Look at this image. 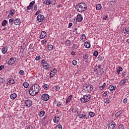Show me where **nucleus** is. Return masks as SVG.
<instances>
[{
  "label": "nucleus",
  "instance_id": "f257e3e1",
  "mask_svg": "<svg viewBox=\"0 0 129 129\" xmlns=\"http://www.w3.org/2000/svg\"><path fill=\"white\" fill-rule=\"evenodd\" d=\"M40 89H41V88H40L39 84H35L29 89V93L32 96H36L40 92Z\"/></svg>",
  "mask_w": 129,
  "mask_h": 129
},
{
  "label": "nucleus",
  "instance_id": "f03ea898",
  "mask_svg": "<svg viewBox=\"0 0 129 129\" xmlns=\"http://www.w3.org/2000/svg\"><path fill=\"white\" fill-rule=\"evenodd\" d=\"M75 9L79 13H82L87 10V5L84 3H81L76 6Z\"/></svg>",
  "mask_w": 129,
  "mask_h": 129
},
{
  "label": "nucleus",
  "instance_id": "7ed1b4c3",
  "mask_svg": "<svg viewBox=\"0 0 129 129\" xmlns=\"http://www.w3.org/2000/svg\"><path fill=\"white\" fill-rule=\"evenodd\" d=\"M91 98V95H90V94H86L84 95L83 97L80 98V101L82 103H86V102L89 101Z\"/></svg>",
  "mask_w": 129,
  "mask_h": 129
},
{
  "label": "nucleus",
  "instance_id": "20e7f679",
  "mask_svg": "<svg viewBox=\"0 0 129 129\" xmlns=\"http://www.w3.org/2000/svg\"><path fill=\"white\" fill-rule=\"evenodd\" d=\"M83 89L85 91H91L93 89V86L90 84H85L83 86Z\"/></svg>",
  "mask_w": 129,
  "mask_h": 129
},
{
  "label": "nucleus",
  "instance_id": "39448f33",
  "mask_svg": "<svg viewBox=\"0 0 129 129\" xmlns=\"http://www.w3.org/2000/svg\"><path fill=\"white\" fill-rule=\"evenodd\" d=\"M41 63L43 64L42 66H43L44 69L48 70L49 68H50V64H49V63H48V62L47 61H46V60L43 59L41 61Z\"/></svg>",
  "mask_w": 129,
  "mask_h": 129
},
{
  "label": "nucleus",
  "instance_id": "423d86ee",
  "mask_svg": "<svg viewBox=\"0 0 129 129\" xmlns=\"http://www.w3.org/2000/svg\"><path fill=\"white\" fill-rule=\"evenodd\" d=\"M16 62V58L15 57H11L6 60V63L8 65H13Z\"/></svg>",
  "mask_w": 129,
  "mask_h": 129
},
{
  "label": "nucleus",
  "instance_id": "0eeeda50",
  "mask_svg": "<svg viewBox=\"0 0 129 129\" xmlns=\"http://www.w3.org/2000/svg\"><path fill=\"white\" fill-rule=\"evenodd\" d=\"M24 104L26 107H31L33 104V101L31 100H25Z\"/></svg>",
  "mask_w": 129,
  "mask_h": 129
},
{
  "label": "nucleus",
  "instance_id": "6e6552de",
  "mask_svg": "<svg viewBox=\"0 0 129 129\" xmlns=\"http://www.w3.org/2000/svg\"><path fill=\"white\" fill-rule=\"evenodd\" d=\"M49 98H50V96L48 95L47 94H44L41 95V99L42 100H44V101H47L49 100Z\"/></svg>",
  "mask_w": 129,
  "mask_h": 129
},
{
  "label": "nucleus",
  "instance_id": "1a4fd4ad",
  "mask_svg": "<svg viewBox=\"0 0 129 129\" xmlns=\"http://www.w3.org/2000/svg\"><path fill=\"white\" fill-rule=\"evenodd\" d=\"M38 22L41 23V22H43L45 19V17L43 15L39 14L37 17Z\"/></svg>",
  "mask_w": 129,
  "mask_h": 129
},
{
  "label": "nucleus",
  "instance_id": "9d476101",
  "mask_svg": "<svg viewBox=\"0 0 129 129\" xmlns=\"http://www.w3.org/2000/svg\"><path fill=\"white\" fill-rule=\"evenodd\" d=\"M115 127V122L112 121L108 124V129H114Z\"/></svg>",
  "mask_w": 129,
  "mask_h": 129
},
{
  "label": "nucleus",
  "instance_id": "9b49d317",
  "mask_svg": "<svg viewBox=\"0 0 129 129\" xmlns=\"http://www.w3.org/2000/svg\"><path fill=\"white\" fill-rule=\"evenodd\" d=\"M127 79H124L123 80H121L120 82H119L120 86H123L125 84V83L127 82Z\"/></svg>",
  "mask_w": 129,
  "mask_h": 129
},
{
  "label": "nucleus",
  "instance_id": "f8f14e48",
  "mask_svg": "<svg viewBox=\"0 0 129 129\" xmlns=\"http://www.w3.org/2000/svg\"><path fill=\"white\" fill-rule=\"evenodd\" d=\"M76 19H77V22H78L79 23H80V22H82V20H83V17L81 15V14H78L77 16Z\"/></svg>",
  "mask_w": 129,
  "mask_h": 129
},
{
  "label": "nucleus",
  "instance_id": "ddd939ff",
  "mask_svg": "<svg viewBox=\"0 0 129 129\" xmlns=\"http://www.w3.org/2000/svg\"><path fill=\"white\" fill-rule=\"evenodd\" d=\"M72 112L73 113H77V114H78V112H79V109H78L77 107H74L72 109Z\"/></svg>",
  "mask_w": 129,
  "mask_h": 129
},
{
  "label": "nucleus",
  "instance_id": "4468645a",
  "mask_svg": "<svg viewBox=\"0 0 129 129\" xmlns=\"http://www.w3.org/2000/svg\"><path fill=\"white\" fill-rule=\"evenodd\" d=\"M46 36H47V32H46V31H43L41 32L39 38L40 39H44V38H45Z\"/></svg>",
  "mask_w": 129,
  "mask_h": 129
},
{
  "label": "nucleus",
  "instance_id": "2eb2a0df",
  "mask_svg": "<svg viewBox=\"0 0 129 129\" xmlns=\"http://www.w3.org/2000/svg\"><path fill=\"white\" fill-rule=\"evenodd\" d=\"M14 24L16 25H19L21 24V19L19 18H14Z\"/></svg>",
  "mask_w": 129,
  "mask_h": 129
},
{
  "label": "nucleus",
  "instance_id": "dca6fc26",
  "mask_svg": "<svg viewBox=\"0 0 129 129\" xmlns=\"http://www.w3.org/2000/svg\"><path fill=\"white\" fill-rule=\"evenodd\" d=\"M56 72H57V70H56V69H53L50 74V78H51V77H53V76H54V75H55V73H56Z\"/></svg>",
  "mask_w": 129,
  "mask_h": 129
},
{
  "label": "nucleus",
  "instance_id": "f3484780",
  "mask_svg": "<svg viewBox=\"0 0 129 129\" xmlns=\"http://www.w3.org/2000/svg\"><path fill=\"white\" fill-rule=\"evenodd\" d=\"M72 95H70L68 98H67L66 101V104H67L68 103H70V101L72 100Z\"/></svg>",
  "mask_w": 129,
  "mask_h": 129
},
{
  "label": "nucleus",
  "instance_id": "a211bd4d",
  "mask_svg": "<svg viewBox=\"0 0 129 129\" xmlns=\"http://www.w3.org/2000/svg\"><path fill=\"white\" fill-rule=\"evenodd\" d=\"M122 33H124V34H129V27H126L125 28H123V30H122Z\"/></svg>",
  "mask_w": 129,
  "mask_h": 129
},
{
  "label": "nucleus",
  "instance_id": "6ab92c4d",
  "mask_svg": "<svg viewBox=\"0 0 129 129\" xmlns=\"http://www.w3.org/2000/svg\"><path fill=\"white\" fill-rule=\"evenodd\" d=\"M59 116H55L54 118H53V121L54 123H57V122H59Z\"/></svg>",
  "mask_w": 129,
  "mask_h": 129
},
{
  "label": "nucleus",
  "instance_id": "aec40b11",
  "mask_svg": "<svg viewBox=\"0 0 129 129\" xmlns=\"http://www.w3.org/2000/svg\"><path fill=\"white\" fill-rule=\"evenodd\" d=\"M79 46H80V44L79 43L77 44H73L72 46V49L74 50H77L79 48Z\"/></svg>",
  "mask_w": 129,
  "mask_h": 129
},
{
  "label": "nucleus",
  "instance_id": "412c9836",
  "mask_svg": "<svg viewBox=\"0 0 129 129\" xmlns=\"http://www.w3.org/2000/svg\"><path fill=\"white\" fill-rule=\"evenodd\" d=\"M7 84H8V85H12V84H15V80H14V79H10L8 81V83H7Z\"/></svg>",
  "mask_w": 129,
  "mask_h": 129
},
{
  "label": "nucleus",
  "instance_id": "4be33fe9",
  "mask_svg": "<svg viewBox=\"0 0 129 129\" xmlns=\"http://www.w3.org/2000/svg\"><path fill=\"white\" fill-rule=\"evenodd\" d=\"M116 88V86H114L112 85H110L108 87V89H109V90H110V91H113V90H115Z\"/></svg>",
  "mask_w": 129,
  "mask_h": 129
},
{
  "label": "nucleus",
  "instance_id": "5701e85b",
  "mask_svg": "<svg viewBox=\"0 0 129 129\" xmlns=\"http://www.w3.org/2000/svg\"><path fill=\"white\" fill-rule=\"evenodd\" d=\"M17 96H18V95L16 93H14L11 94L10 98L13 100L16 99V98H17Z\"/></svg>",
  "mask_w": 129,
  "mask_h": 129
},
{
  "label": "nucleus",
  "instance_id": "b1692460",
  "mask_svg": "<svg viewBox=\"0 0 129 129\" xmlns=\"http://www.w3.org/2000/svg\"><path fill=\"white\" fill-rule=\"evenodd\" d=\"M89 57V55L88 54H85L83 56V59H84V60H87V62H88Z\"/></svg>",
  "mask_w": 129,
  "mask_h": 129
},
{
  "label": "nucleus",
  "instance_id": "393cba45",
  "mask_svg": "<svg viewBox=\"0 0 129 129\" xmlns=\"http://www.w3.org/2000/svg\"><path fill=\"white\" fill-rule=\"evenodd\" d=\"M2 52L3 54H6L7 52H8V47H4L2 49Z\"/></svg>",
  "mask_w": 129,
  "mask_h": 129
},
{
  "label": "nucleus",
  "instance_id": "a878e982",
  "mask_svg": "<svg viewBox=\"0 0 129 129\" xmlns=\"http://www.w3.org/2000/svg\"><path fill=\"white\" fill-rule=\"evenodd\" d=\"M96 9L97 11H100V10H101V9H102V6H101V4H99L96 5Z\"/></svg>",
  "mask_w": 129,
  "mask_h": 129
},
{
  "label": "nucleus",
  "instance_id": "bb28decb",
  "mask_svg": "<svg viewBox=\"0 0 129 129\" xmlns=\"http://www.w3.org/2000/svg\"><path fill=\"white\" fill-rule=\"evenodd\" d=\"M122 114V111L120 110V111L117 112L115 113V116H116L117 117H118V116H120V115H121Z\"/></svg>",
  "mask_w": 129,
  "mask_h": 129
},
{
  "label": "nucleus",
  "instance_id": "cd10ccee",
  "mask_svg": "<svg viewBox=\"0 0 129 129\" xmlns=\"http://www.w3.org/2000/svg\"><path fill=\"white\" fill-rule=\"evenodd\" d=\"M53 48H54V46L51 44H49V45H47V49L49 51H52V50H53Z\"/></svg>",
  "mask_w": 129,
  "mask_h": 129
},
{
  "label": "nucleus",
  "instance_id": "c85d7f7f",
  "mask_svg": "<svg viewBox=\"0 0 129 129\" xmlns=\"http://www.w3.org/2000/svg\"><path fill=\"white\" fill-rule=\"evenodd\" d=\"M84 46L85 48H90V43L86 41L85 42Z\"/></svg>",
  "mask_w": 129,
  "mask_h": 129
},
{
  "label": "nucleus",
  "instance_id": "c756f323",
  "mask_svg": "<svg viewBox=\"0 0 129 129\" xmlns=\"http://www.w3.org/2000/svg\"><path fill=\"white\" fill-rule=\"evenodd\" d=\"M45 111L44 110H42V111H41L39 113V116L40 117H43V116H44V114H45Z\"/></svg>",
  "mask_w": 129,
  "mask_h": 129
},
{
  "label": "nucleus",
  "instance_id": "7c9ffc66",
  "mask_svg": "<svg viewBox=\"0 0 129 129\" xmlns=\"http://www.w3.org/2000/svg\"><path fill=\"white\" fill-rule=\"evenodd\" d=\"M30 85L29 84V83L25 82L23 83V86L24 88H28L29 87V86Z\"/></svg>",
  "mask_w": 129,
  "mask_h": 129
},
{
  "label": "nucleus",
  "instance_id": "2f4dec72",
  "mask_svg": "<svg viewBox=\"0 0 129 129\" xmlns=\"http://www.w3.org/2000/svg\"><path fill=\"white\" fill-rule=\"evenodd\" d=\"M15 23V19L11 18L9 20V24L12 25Z\"/></svg>",
  "mask_w": 129,
  "mask_h": 129
},
{
  "label": "nucleus",
  "instance_id": "473e14b6",
  "mask_svg": "<svg viewBox=\"0 0 129 129\" xmlns=\"http://www.w3.org/2000/svg\"><path fill=\"white\" fill-rule=\"evenodd\" d=\"M105 85H106V84L105 83H104L102 86H101L99 87L100 90H102L103 89H104V87H105Z\"/></svg>",
  "mask_w": 129,
  "mask_h": 129
},
{
  "label": "nucleus",
  "instance_id": "72a5a7b5",
  "mask_svg": "<svg viewBox=\"0 0 129 129\" xmlns=\"http://www.w3.org/2000/svg\"><path fill=\"white\" fill-rule=\"evenodd\" d=\"M98 58V60L100 62H101V61H102L103 60V59H104V57L103 56H98L97 57Z\"/></svg>",
  "mask_w": 129,
  "mask_h": 129
},
{
  "label": "nucleus",
  "instance_id": "f704fd0d",
  "mask_svg": "<svg viewBox=\"0 0 129 129\" xmlns=\"http://www.w3.org/2000/svg\"><path fill=\"white\" fill-rule=\"evenodd\" d=\"M8 23V21L6 20H4L3 21V23H2V26L3 27H5V26H7V24Z\"/></svg>",
  "mask_w": 129,
  "mask_h": 129
},
{
  "label": "nucleus",
  "instance_id": "c9c22d12",
  "mask_svg": "<svg viewBox=\"0 0 129 129\" xmlns=\"http://www.w3.org/2000/svg\"><path fill=\"white\" fill-rule=\"evenodd\" d=\"M77 63H78V62L77 61V60H74L72 62V65H74V66H76L77 65Z\"/></svg>",
  "mask_w": 129,
  "mask_h": 129
},
{
  "label": "nucleus",
  "instance_id": "e433bc0d",
  "mask_svg": "<svg viewBox=\"0 0 129 129\" xmlns=\"http://www.w3.org/2000/svg\"><path fill=\"white\" fill-rule=\"evenodd\" d=\"M86 39V36L85 35V34H82V37H81L82 41H85Z\"/></svg>",
  "mask_w": 129,
  "mask_h": 129
},
{
  "label": "nucleus",
  "instance_id": "4c0bfd02",
  "mask_svg": "<svg viewBox=\"0 0 129 129\" xmlns=\"http://www.w3.org/2000/svg\"><path fill=\"white\" fill-rule=\"evenodd\" d=\"M54 129H62V125L61 124H58L57 125Z\"/></svg>",
  "mask_w": 129,
  "mask_h": 129
},
{
  "label": "nucleus",
  "instance_id": "58836bf2",
  "mask_svg": "<svg viewBox=\"0 0 129 129\" xmlns=\"http://www.w3.org/2000/svg\"><path fill=\"white\" fill-rule=\"evenodd\" d=\"M104 103H107V104H108V103H109V102H110L109 99H108V98L105 99L104 100Z\"/></svg>",
  "mask_w": 129,
  "mask_h": 129
},
{
  "label": "nucleus",
  "instance_id": "ea45409f",
  "mask_svg": "<svg viewBox=\"0 0 129 129\" xmlns=\"http://www.w3.org/2000/svg\"><path fill=\"white\" fill-rule=\"evenodd\" d=\"M71 44V41L69 40H67V41L66 42V46H70Z\"/></svg>",
  "mask_w": 129,
  "mask_h": 129
},
{
  "label": "nucleus",
  "instance_id": "a19ab883",
  "mask_svg": "<svg viewBox=\"0 0 129 129\" xmlns=\"http://www.w3.org/2000/svg\"><path fill=\"white\" fill-rule=\"evenodd\" d=\"M43 87L44 89H45V90H48V88H49V86L47 84H44Z\"/></svg>",
  "mask_w": 129,
  "mask_h": 129
},
{
  "label": "nucleus",
  "instance_id": "79ce46f5",
  "mask_svg": "<svg viewBox=\"0 0 129 129\" xmlns=\"http://www.w3.org/2000/svg\"><path fill=\"white\" fill-rule=\"evenodd\" d=\"M10 14L11 15V16H13L14 15H15V10H14L13 9L10 10Z\"/></svg>",
  "mask_w": 129,
  "mask_h": 129
},
{
  "label": "nucleus",
  "instance_id": "37998d69",
  "mask_svg": "<svg viewBox=\"0 0 129 129\" xmlns=\"http://www.w3.org/2000/svg\"><path fill=\"white\" fill-rule=\"evenodd\" d=\"M89 114L91 117H93L95 115V114L93 112H90Z\"/></svg>",
  "mask_w": 129,
  "mask_h": 129
},
{
  "label": "nucleus",
  "instance_id": "c03bdc74",
  "mask_svg": "<svg viewBox=\"0 0 129 129\" xmlns=\"http://www.w3.org/2000/svg\"><path fill=\"white\" fill-rule=\"evenodd\" d=\"M118 127V129H124V126L122 124H120Z\"/></svg>",
  "mask_w": 129,
  "mask_h": 129
},
{
  "label": "nucleus",
  "instance_id": "a18cd8bd",
  "mask_svg": "<svg viewBox=\"0 0 129 129\" xmlns=\"http://www.w3.org/2000/svg\"><path fill=\"white\" fill-rule=\"evenodd\" d=\"M93 56H95V57H97V56H98V51H95L93 53Z\"/></svg>",
  "mask_w": 129,
  "mask_h": 129
},
{
  "label": "nucleus",
  "instance_id": "49530a36",
  "mask_svg": "<svg viewBox=\"0 0 129 129\" xmlns=\"http://www.w3.org/2000/svg\"><path fill=\"white\" fill-rule=\"evenodd\" d=\"M41 59V56L40 55H38L36 57L35 60L36 61H39Z\"/></svg>",
  "mask_w": 129,
  "mask_h": 129
},
{
  "label": "nucleus",
  "instance_id": "de8ad7c7",
  "mask_svg": "<svg viewBox=\"0 0 129 129\" xmlns=\"http://www.w3.org/2000/svg\"><path fill=\"white\" fill-rule=\"evenodd\" d=\"M117 70L118 71H120L121 72V71H122V70H123V69H122V68H121V67H118Z\"/></svg>",
  "mask_w": 129,
  "mask_h": 129
},
{
  "label": "nucleus",
  "instance_id": "09e8293b",
  "mask_svg": "<svg viewBox=\"0 0 129 129\" xmlns=\"http://www.w3.org/2000/svg\"><path fill=\"white\" fill-rule=\"evenodd\" d=\"M46 5H47V6L51 5V0H47L46 3Z\"/></svg>",
  "mask_w": 129,
  "mask_h": 129
},
{
  "label": "nucleus",
  "instance_id": "8fccbe9b",
  "mask_svg": "<svg viewBox=\"0 0 129 129\" xmlns=\"http://www.w3.org/2000/svg\"><path fill=\"white\" fill-rule=\"evenodd\" d=\"M35 4V1H32L29 4V7H31V8L33 7V5Z\"/></svg>",
  "mask_w": 129,
  "mask_h": 129
},
{
  "label": "nucleus",
  "instance_id": "3c124183",
  "mask_svg": "<svg viewBox=\"0 0 129 129\" xmlns=\"http://www.w3.org/2000/svg\"><path fill=\"white\" fill-rule=\"evenodd\" d=\"M41 43L42 45H44V44H47V40H43L41 41Z\"/></svg>",
  "mask_w": 129,
  "mask_h": 129
},
{
  "label": "nucleus",
  "instance_id": "603ef678",
  "mask_svg": "<svg viewBox=\"0 0 129 129\" xmlns=\"http://www.w3.org/2000/svg\"><path fill=\"white\" fill-rule=\"evenodd\" d=\"M19 74H20V75H24V74H25V72H24V71L23 70H21L19 72Z\"/></svg>",
  "mask_w": 129,
  "mask_h": 129
},
{
  "label": "nucleus",
  "instance_id": "864d4df0",
  "mask_svg": "<svg viewBox=\"0 0 129 129\" xmlns=\"http://www.w3.org/2000/svg\"><path fill=\"white\" fill-rule=\"evenodd\" d=\"M59 90H60V87L59 86H55L56 91H59Z\"/></svg>",
  "mask_w": 129,
  "mask_h": 129
},
{
  "label": "nucleus",
  "instance_id": "5fc2aeb1",
  "mask_svg": "<svg viewBox=\"0 0 129 129\" xmlns=\"http://www.w3.org/2000/svg\"><path fill=\"white\" fill-rule=\"evenodd\" d=\"M61 105H62V103L58 102V103L56 104V106H57L58 107H60Z\"/></svg>",
  "mask_w": 129,
  "mask_h": 129
},
{
  "label": "nucleus",
  "instance_id": "6e6d98bb",
  "mask_svg": "<svg viewBox=\"0 0 129 129\" xmlns=\"http://www.w3.org/2000/svg\"><path fill=\"white\" fill-rule=\"evenodd\" d=\"M106 95H107V92L105 91L102 94V97H104L105 96H106Z\"/></svg>",
  "mask_w": 129,
  "mask_h": 129
},
{
  "label": "nucleus",
  "instance_id": "4d7b16f0",
  "mask_svg": "<svg viewBox=\"0 0 129 129\" xmlns=\"http://www.w3.org/2000/svg\"><path fill=\"white\" fill-rule=\"evenodd\" d=\"M122 101L124 103V104H125L126 102H127V99L124 98Z\"/></svg>",
  "mask_w": 129,
  "mask_h": 129
},
{
  "label": "nucleus",
  "instance_id": "13d9d810",
  "mask_svg": "<svg viewBox=\"0 0 129 129\" xmlns=\"http://www.w3.org/2000/svg\"><path fill=\"white\" fill-rule=\"evenodd\" d=\"M83 118H84V119H87V115L84 114L83 116Z\"/></svg>",
  "mask_w": 129,
  "mask_h": 129
},
{
  "label": "nucleus",
  "instance_id": "bf43d9fd",
  "mask_svg": "<svg viewBox=\"0 0 129 129\" xmlns=\"http://www.w3.org/2000/svg\"><path fill=\"white\" fill-rule=\"evenodd\" d=\"M79 118H83V114H79Z\"/></svg>",
  "mask_w": 129,
  "mask_h": 129
},
{
  "label": "nucleus",
  "instance_id": "052dcab7",
  "mask_svg": "<svg viewBox=\"0 0 129 129\" xmlns=\"http://www.w3.org/2000/svg\"><path fill=\"white\" fill-rule=\"evenodd\" d=\"M4 68H5V66L4 65L0 66V71H2V70H3Z\"/></svg>",
  "mask_w": 129,
  "mask_h": 129
},
{
  "label": "nucleus",
  "instance_id": "680f3d73",
  "mask_svg": "<svg viewBox=\"0 0 129 129\" xmlns=\"http://www.w3.org/2000/svg\"><path fill=\"white\" fill-rule=\"evenodd\" d=\"M39 14H41V10H38V11L35 13V16H37V15H39Z\"/></svg>",
  "mask_w": 129,
  "mask_h": 129
},
{
  "label": "nucleus",
  "instance_id": "e2e57ef3",
  "mask_svg": "<svg viewBox=\"0 0 129 129\" xmlns=\"http://www.w3.org/2000/svg\"><path fill=\"white\" fill-rule=\"evenodd\" d=\"M126 75V72L122 73V77H125Z\"/></svg>",
  "mask_w": 129,
  "mask_h": 129
},
{
  "label": "nucleus",
  "instance_id": "0e129e2a",
  "mask_svg": "<svg viewBox=\"0 0 129 129\" xmlns=\"http://www.w3.org/2000/svg\"><path fill=\"white\" fill-rule=\"evenodd\" d=\"M53 104H58V101H57V100L56 99H54Z\"/></svg>",
  "mask_w": 129,
  "mask_h": 129
},
{
  "label": "nucleus",
  "instance_id": "69168bd1",
  "mask_svg": "<svg viewBox=\"0 0 129 129\" xmlns=\"http://www.w3.org/2000/svg\"><path fill=\"white\" fill-rule=\"evenodd\" d=\"M103 20H107V19H108V16H103Z\"/></svg>",
  "mask_w": 129,
  "mask_h": 129
},
{
  "label": "nucleus",
  "instance_id": "338daca9",
  "mask_svg": "<svg viewBox=\"0 0 129 129\" xmlns=\"http://www.w3.org/2000/svg\"><path fill=\"white\" fill-rule=\"evenodd\" d=\"M37 5H35L34 6V11H37Z\"/></svg>",
  "mask_w": 129,
  "mask_h": 129
},
{
  "label": "nucleus",
  "instance_id": "774afa93",
  "mask_svg": "<svg viewBox=\"0 0 129 129\" xmlns=\"http://www.w3.org/2000/svg\"><path fill=\"white\" fill-rule=\"evenodd\" d=\"M73 25V24H72V23H70L69 24L68 28H71V27H72Z\"/></svg>",
  "mask_w": 129,
  "mask_h": 129
}]
</instances>
